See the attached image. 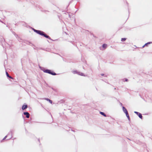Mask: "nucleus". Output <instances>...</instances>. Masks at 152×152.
Instances as JSON below:
<instances>
[{
    "mask_svg": "<svg viewBox=\"0 0 152 152\" xmlns=\"http://www.w3.org/2000/svg\"><path fill=\"white\" fill-rule=\"evenodd\" d=\"M12 137H11V138H9V139H8V140H9V139H10V138H11Z\"/></svg>",
    "mask_w": 152,
    "mask_h": 152,
    "instance_id": "obj_26",
    "label": "nucleus"
},
{
    "mask_svg": "<svg viewBox=\"0 0 152 152\" xmlns=\"http://www.w3.org/2000/svg\"><path fill=\"white\" fill-rule=\"evenodd\" d=\"M126 39V38H122L121 39V40L122 42H124V41H125Z\"/></svg>",
    "mask_w": 152,
    "mask_h": 152,
    "instance_id": "obj_16",
    "label": "nucleus"
},
{
    "mask_svg": "<svg viewBox=\"0 0 152 152\" xmlns=\"http://www.w3.org/2000/svg\"><path fill=\"white\" fill-rule=\"evenodd\" d=\"M125 114H126V115L127 117V118L129 121H130V117H129V114L128 113H126Z\"/></svg>",
    "mask_w": 152,
    "mask_h": 152,
    "instance_id": "obj_11",
    "label": "nucleus"
},
{
    "mask_svg": "<svg viewBox=\"0 0 152 152\" xmlns=\"http://www.w3.org/2000/svg\"><path fill=\"white\" fill-rule=\"evenodd\" d=\"M152 43V42H149L146 43L142 47V48H143L145 46H148V45Z\"/></svg>",
    "mask_w": 152,
    "mask_h": 152,
    "instance_id": "obj_7",
    "label": "nucleus"
},
{
    "mask_svg": "<svg viewBox=\"0 0 152 152\" xmlns=\"http://www.w3.org/2000/svg\"><path fill=\"white\" fill-rule=\"evenodd\" d=\"M6 75L7 77H9L10 78L12 79V77H11V76H10L9 75V74H8V73H7V71L6 72Z\"/></svg>",
    "mask_w": 152,
    "mask_h": 152,
    "instance_id": "obj_13",
    "label": "nucleus"
},
{
    "mask_svg": "<svg viewBox=\"0 0 152 152\" xmlns=\"http://www.w3.org/2000/svg\"><path fill=\"white\" fill-rule=\"evenodd\" d=\"M28 105L27 104L23 105L22 107V109L23 110L26 109Z\"/></svg>",
    "mask_w": 152,
    "mask_h": 152,
    "instance_id": "obj_6",
    "label": "nucleus"
},
{
    "mask_svg": "<svg viewBox=\"0 0 152 152\" xmlns=\"http://www.w3.org/2000/svg\"><path fill=\"white\" fill-rule=\"evenodd\" d=\"M107 45L106 44H104L102 45V46L103 48H106Z\"/></svg>",
    "mask_w": 152,
    "mask_h": 152,
    "instance_id": "obj_15",
    "label": "nucleus"
},
{
    "mask_svg": "<svg viewBox=\"0 0 152 152\" xmlns=\"http://www.w3.org/2000/svg\"><path fill=\"white\" fill-rule=\"evenodd\" d=\"M120 104H121V105H122V103H120Z\"/></svg>",
    "mask_w": 152,
    "mask_h": 152,
    "instance_id": "obj_24",
    "label": "nucleus"
},
{
    "mask_svg": "<svg viewBox=\"0 0 152 152\" xmlns=\"http://www.w3.org/2000/svg\"><path fill=\"white\" fill-rule=\"evenodd\" d=\"M39 35L41 36H43L49 39L52 40L50 37L49 36L47 35L44 32L42 31L41 32H40Z\"/></svg>",
    "mask_w": 152,
    "mask_h": 152,
    "instance_id": "obj_2",
    "label": "nucleus"
},
{
    "mask_svg": "<svg viewBox=\"0 0 152 152\" xmlns=\"http://www.w3.org/2000/svg\"><path fill=\"white\" fill-rule=\"evenodd\" d=\"M0 42L2 44V43L5 42V39L2 37H0Z\"/></svg>",
    "mask_w": 152,
    "mask_h": 152,
    "instance_id": "obj_9",
    "label": "nucleus"
},
{
    "mask_svg": "<svg viewBox=\"0 0 152 152\" xmlns=\"http://www.w3.org/2000/svg\"><path fill=\"white\" fill-rule=\"evenodd\" d=\"M10 133H9L8 134V135H7L6 136H5L4 137V138L2 140H5V139H6V138L7 137V136H8V135Z\"/></svg>",
    "mask_w": 152,
    "mask_h": 152,
    "instance_id": "obj_19",
    "label": "nucleus"
},
{
    "mask_svg": "<svg viewBox=\"0 0 152 152\" xmlns=\"http://www.w3.org/2000/svg\"><path fill=\"white\" fill-rule=\"evenodd\" d=\"M10 133H11V134H12V133L11 132H10Z\"/></svg>",
    "mask_w": 152,
    "mask_h": 152,
    "instance_id": "obj_27",
    "label": "nucleus"
},
{
    "mask_svg": "<svg viewBox=\"0 0 152 152\" xmlns=\"http://www.w3.org/2000/svg\"><path fill=\"white\" fill-rule=\"evenodd\" d=\"M45 99L47 101H48L51 104H52V100H50V99H49L48 98H45L43 99Z\"/></svg>",
    "mask_w": 152,
    "mask_h": 152,
    "instance_id": "obj_10",
    "label": "nucleus"
},
{
    "mask_svg": "<svg viewBox=\"0 0 152 152\" xmlns=\"http://www.w3.org/2000/svg\"><path fill=\"white\" fill-rule=\"evenodd\" d=\"M18 41H19L20 42H21V41L20 40V39L21 40V39L19 37H18Z\"/></svg>",
    "mask_w": 152,
    "mask_h": 152,
    "instance_id": "obj_22",
    "label": "nucleus"
},
{
    "mask_svg": "<svg viewBox=\"0 0 152 152\" xmlns=\"http://www.w3.org/2000/svg\"><path fill=\"white\" fill-rule=\"evenodd\" d=\"M78 75H80L81 76H85L84 75V74L83 73H82V72H78Z\"/></svg>",
    "mask_w": 152,
    "mask_h": 152,
    "instance_id": "obj_14",
    "label": "nucleus"
},
{
    "mask_svg": "<svg viewBox=\"0 0 152 152\" xmlns=\"http://www.w3.org/2000/svg\"><path fill=\"white\" fill-rule=\"evenodd\" d=\"M72 72H73V73L74 74H78V72L77 71H72Z\"/></svg>",
    "mask_w": 152,
    "mask_h": 152,
    "instance_id": "obj_17",
    "label": "nucleus"
},
{
    "mask_svg": "<svg viewBox=\"0 0 152 152\" xmlns=\"http://www.w3.org/2000/svg\"><path fill=\"white\" fill-rule=\"evenodd\" d=\"M72 16V15L71 14H68V16L69 18H71Z\"/></svg>",
    "mask_w": 152,
    "mask_h": 152,
    "instance_id": "obj_20",
    "label": "nucleus"
},
{
    "mask_svg": "<svg viewBox=\"0 0 152 152\" xmlns=\"http://www.w3.org/2000/svg\"><path fill=\"white\" fill-rule=\"evenodd\" d=\"M39 68L41 70L45 73H47L53 75H56V73L50 69H45V68L40 66H39Z\"/></svg>",
    "mask_w": 152,
    "mask_h": 152,
    "instance_id": "obj_1",
    "label": "nucleus"
},
{
    "mask_svg": "<svg viewBox=\"0 0 152 152\" xmlns=\"http://www.w3.org/2000/svg\"><path fill=\"white\" fill-rule=\"evenodd\" d=\"M122 109H123V112L125 114L128 113L127 110L124 107V106L122 107Z\"/></svg>",
    "mask_w": 152,
    "mask_h": 152,
    "instance_id": "obj_8",
    "label": "nucleus"
},
{
    "mask_svg": "<svg viewBox=\"0 0 152 152\" xmlns=\"http://www.w3.org/2000/svg\"><path fill=\"white\" fill-rule=\"evenodd\" d=\"M17 38H18V36L17 35H16V36Z\"/></svg>",
    "mask_w": 152,
    "mask_h": 152,
    "instance_id": "obj_23",
    "label": "nucleus"
},
{
    "mask_svg": "<svg viewBox=\"0 0 152 152\" xmlns=\"http://www.w3.org/2000/svg\"><path fill=\"white\" fill-rule=\"evenodd\" d=\"M134 113L136 114L140 118L142 119V116L141 113L137 111H134Z\"/></svg>",
    "mask_w": 152,
    "mask_h": 152,
    "instance_id": "obj_3",
    "label": "nucleus"
},
{
    "mask_svg": "<svg viewBox=\"0 0 152 152\" xmlns=\"http://www.w3.org/2000/svg\"><path fill=\"white\" fill-rule=\"evenodd\" d=\"M29 43H30L31 44V45H33V44H32L31 43H30V42H29Z\"/></svg>",
    "mask_w": 152,
    "mask_h": 152,
    "instance_id": "obj_25",
    "label": "nucleus"
},
{
    "mask_svg": "<svg viewBox=\"0 0 152 152\" xmlns=\"http://www.w3.org/2000/svg\"><path fill=\"white\" fill-rule=\"evenodd\" d=\"M100 114L101 115H103V116L104 117H106L107 115H106V114H105V113L103 112H100Z\"/></svg>",
    "mask_w": 152,
    "mask_h": 152,
    "instance_id": "obj_12",
    "label": "nucleus"
},
{
    "mask_svg": "<svg viewBox=\"0 0 152 152\" xmlns=\"http://www.w3.org/2000/svg\"><path fill=\"white\" fill-rule=\"evenodd\" d=\"M23 114L26 115L27 118H29L30 114L28 112H24Z\"/></svg>",
    "mask_w": 152,
    "mask_h": 152,
    "instance_id": "obj_5",
    "label": "nucleus"
},
{
    "mask_svg": "<svg viewBox=\"0 0 152 152\" xmlns=\"http://www.w3.org/2000/svg\"><path fill=\"white\" fill-rule=\"evenodd\" d=\"M123 81H126V82H128V80L127 78H125L123 79Z\"/></svg>",
    "mask_w": 152,
    "mask_h": 152,
    "instance_id": "obj_18",
    "label": "nucleus"
},
{
    "mask_svg": "<svg viewBox=\"0 0 152 152\" xmlns=\"http://www.w3.org/2000/svg\"><path fill=\"white\" fill-rule=\"evenodd\" d=\"M101 75H102V76H104L105 77H107L106 75H105L104 74H101Z\"/></svg>",
    "mask_w": 152,
    "mask_h": 152,
    "instance_id": "obj_21",
    "label": "nucleus"
},
{
    "mask_svg": "<svg viewBox=\"0 0 152 152\" xmlns=\"http://www.w3.org/2000/svg\"><path fill=\"white\" fill-rule=\"evenodd\" d=\"M32 30H33V31L36 33L37 34H40V32H42V31H40V30H36L34 28H32Z\"/></svg>",
    "mask_w": 152,
    "mask_h": 152,
    "instance_id": "obj_4",
    "label": "nucleus"
}]
</instances>
